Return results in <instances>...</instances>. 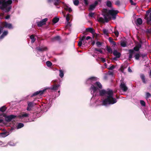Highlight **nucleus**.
Listing matches in <instances>:
<instances>
[{"instance_id":"nucleus-1","label":"nucleus","mask_w":151,"mask_h":151,"mask_svg":"<svg viewBox=\"0 0 151 151\" xmlns=\"http://www.w3.org/2000/svg\"><path fill=\"white\" fill-rule=\"evenodd\" d=\"M96 78L93 77L88 78L86 81V83L88 84H92L90 89L91 93L93 95L91 100H92L94 96L99 95L101 96H104L106 98L102 101V104L104 105L108 106L110 104H114L117 102L116 99L114 98L113 92L111 89H107L106 91L104 90H100L98 88L101 89L102 88V86L99 82L96 81Z\"/></svg>"},{"instance_id":"nucleus-2","label":"nucleus","mask_w":151,"mask_h":151,"mask_svg":"<svg viewBox=\"0 0 151 151\" xmlns=\"http://www.w3.org/2000/svg\"><path fill=\"white\" fill-rule=\"evenodd\" d=\"M104 12V13H103L104 18L101 17L99 18L98 20L99 22L104 23L105 22H108L109 20H115L116 19V15L119 12L117 10L107 9H105Z\"/></svg>"},{"instance_id":"nucleus-3","label":"nucleus","mask_w":151,"mask_h":151,"mask_svg":"<svg viewBox=\"0 0 151 151\" xmlns=\"http://www.w3.org/2000/svg\"><path fill=\"white\" fill-rule=\"evenodd\" d=\"M12 2V0H0V9L6 12H9L12 8L10 5Z\"/></svg>"},{"instance_id":"nucleus-4","label":"nucleus","mask_w":151,"mask_h":151,"mask_svg":"<svg viewBox=\"0 0 151 151\" xmlns=\"http://www.w3.org/2000/svg\"><path fill=\"white\" fill-rule=\"evenodd\" d=\"M151 11L148 10L146 13V14L145 17V18H146V20L148 24H151V12L150 13L149 16V17H147V16L149 14L150 12Z\"/></svg>"},{"instance_id":"nucleus-5","label":"nucleus","mask_w":151,"mask_h":151,"mask_svg":"<svg viewBox=\"0 0 151 151\" xmlns=\"http://www.w3.org/2000/svg\"><path fill=\"white\" fill-rule=\"evenodd\" d=\"M46 89L47 88H45L43 89V90L37 91V92H35L33 94L31 95V96L32 97L38 95H41L43 93L46 91Z\"/></svg>"},{"instance_id":"nucleus-6","label":"nucleus","mask_w":151,"mask_h":151,"mask_svg":"<svg viewBox=\"0 0 151 151\" xmlns=\"http://www.w3.org/2000/svg\"><path fill=\"white\" fill-rule=\"evenodd\" d=\"M48 19L46 18L43 19L41 21L37 22V24L38 27H41L43 25L45 24L46 22L47 21Z\"/></svg>"},{"instance_id":"nucleus-7","label":"nucleus","mask_w":151,"mask_h":151,"mask_svg":"<svg viewBox=\"0 0 151 151\" xmlns=\"http://www.w3.org/2000/svg\"><path fill=\"white\" fill-rule=\"evenodd\" d=\"M30 116V114L25 112H23L19 116V118L23 119L25 118L28 117Z\"/></svg>"},{"instance_id":"nucleus-8","label":"nucleus","mask_w":151,"mask_h":151,"mask_svg":"<svg viewBox=\"0 0 151 151\" xmlns=\"http://www.w3.org/2000/svg\"><path fill=\"white\" fill-rule=\"evenodd\" d=\"M120 87L124 92H126L128 89V88L126 86V84L124 82H122L121 83Z\"/></svg>"},{"instance_id":"nucleus-9","label":"nucleus","mask_w":151,"mask_h":151,"mask_svg":"<svg viewBox=\"0 0 151 151\" xmlns=\"http://www.w3.org/2000/svg\"><path fill=\"white\" fill-rule=\"evenodd\" d=\"M16 116L14 115H10L7 116H5V119L6 121L7 122H10L12 119L15 118L16 117Z\"/></svg>"},{"instance_id":"nucleus-10","label":"nucleus","mask_w":151,"mask_h":151,"mask_svg":"<svg viewBox=\"0 0 151 151\" xmlns=\"http://www.w3.org/2000/svg\"><path fill=\"white\" fill-rule=\"evenodd\" d=\"M28 106L27 110L28 111H30L32 110V107L34 105V103L33 102H28Z\"/></svg>"},{"instance_id":"nucleus-11","label":"nucleus","mask_w":151,"mask_h":151,"mask_svg":"<svg viewBox=\"0 0 151 151\" xmlns=\"http://www.w3.org/2000/svg\"><path fill=\"white\" fill-rule=\"evenodd\" d=\"M4 27L5 28H7L9 29H12L13 27L11 24L8 23L6 22H5L3 24Z\"/></svg>"},{"instance_id":"nucleus-12","label":"nucleus","mask_w":151,"mask_h":151,"mask_svg":"<svg viewBox=\"0 0 151 151\" xmlns=\"http://www.w3.org/2000/svg\"><path fill=\"white\" fill-rule=\"evenodd\" d=\"M36 49L38 51L43 52L44 51L46 50H47V48L46 47L42 46L41 47H37Z\"/></svg>"},{"instance_id":"nucleus-13","label":"nucleus","mask_w":151,"mask_h":151,"mask_svg":"<svg viewBox=\"0 0 151 151\" xmlns=\"http://www.w3.org/2000/svg\"><path fill=\"white\" fill-rule=\"evenodd\" d=\"M98 4V2L97 1H95L94 4H92L90 6L89 9L90 10H93Z\"/></svg>"},{"instance_id":"nucleus-14","label":"nucleus","mask_w":151,"mask_h":151,"mask_svg":"<svg viewBox=\"0 0 151 151\" xmlns=\"http://www.w3.org/2000/svg\"><path fill=\"white\" fill-rule=\"evenodd\" d=\"M86 31L87 32H89L92 33L93 35H94L95 33V30L93 28L91 27H88L86 29Z\"/></svg>"},{"instance_id":"nucleus-15","label":"nucleus","mask_w":151,"mask_h":151,"mask_svg":"<svg viewBox=\"0 0 151 151\" xmlns=\"http://www.w3.org/2000/svg\"><path fill=\"white\" fill-rule=\"evenodd\" d=\"M113 54L117 58H119L120 57V53L119 52H118L116 50H115L114 51Z\"/></svg>"},{"instance_id":"nucleus-16","label":"nucleus","mask_w":151,"mask_h":151,"mask_svg":"<svg viewBox=\"0 0 151 151\" xmlns=\"http://www.w3.org/2000/svg\"><path fill=\"white\" fill-rule=\"evenodd\" d=\"M129 58L131 59L132 58L133 54H135V52L133 50H129Z\"/></svg>"},{"instance_id":"nucleus-17","label":"nucleus","mask_w":151,"mask_h":151,"mask_svg":"<svg viewBox=\"0 0 151 151\" xmlns=\"http://www.w3.org/2000/svg\"><path fill=\"white\" fill-rule=\"evenodd\" d=\"M8 34L7 31H5L3 33L2 35L0 36V40L3 39L5 36H6Z\"/></svg>"},{"instance_id":"nucleus-18","label":"nucleus","mask_w":151,"mask_h":151,"mask_svg":"<svg viewBox=\"0 0 151 151\" xmlns=\"http://www.w3.org/2000/svg\"><path fill=\"white\" fill-rule=\"evenodd\" d=\"M142 23V20L140 18H138L137 19L136 24L137 25H140Z\"/></svg>"},{"instance_id":"nucleus-19","label":"nucleus","mask_w":151,"mask_h":151,"mask_svg":"<svg viewBox=\"0 0 151 151\" xmlns=\"http://www.w3.org/2000/svg\"><path fill=\"white\" fill-rule=\"evenodd\" d=\"M60 86V85H56L53 86L51 88V89L53 90H57L58 89V88Z\"/></svg>"},{"instance_id":"nucleus-20","label":"nucleus","mask_w":151,"mask_h":151,"mask_svg":"<svg viewBox=\"0 0 151 151\" xmlns=\"http://www.w3.org/2000/svg\"><path fill=\"white\" fill-rule=\"evenodd\" d=\"M64 9L65 10L68 11L69 12H70L72 11L71 8L67 5L65 6Z\"/></svg>"},{"instance_id":"nucleus-21","label":"nucleus","mask_w":151,"mask_h":151,"mask_svg":"<svg viewBox=\"0 0 151 151\" xmlns=\"http://www.w3.org/2000/svg\"><path fill=\"white\" fill-rule=\"evenodd\" d=\"M103 31L104 34L106 35V36L108 37V34L109 33L108 30L106 29H104L103 30Z\"/></svg>"},{"instance_id":"nucleus-22","label":"nucleus","mask_w":151,"mask_h":151,"mask_svg":"<svg viewBox=\"0 0 151 151\" xmlns=\"http://www.w3.org/2000/svg\"><path fill=\"white\" fill-rule=\"evenodd\" d=\"M120 44L121 46L122 47H125L126 46V42L125 41H121Z\"/></svg>"},{"instance_id":"nucleus-23","label":"nucleus","mask_w":151,"mask_h":151,"mask_svg":"<svg viewBox=\"0 0 151 151\" xmlns=\"http://www.w3.org/2000/svg\"><path fill=\"white\" fill-rule=\"evenodd\" d=\"M30 38L31 40V42L32 43H33L35 41V39L34 37V36L33 35H32L30 36Z\"/></svg>"},{"instance_id":"nucleus-24","label":"nucleus","mask_w":151,"mask_h":151,"mask_svg":"<svg viewBox=\"0 0 151 151\" xmlns=\"http://www.w3.org/2000/svg\"><path fill=\"white\" fill-rule=\"evenodd\" d=\"M64 76V72L63 71L60 70H59V76L61 78H62Z\"/></svg>"},{"instance_id":"nucleus-25","label":"nucleus","mask_w":151,"mask_h":151,"mask_svg":"<svg viewBox=\"0 0 151 151\" xmlns=\"http://www.w3.org/2000/svg\"><path fill=\"white\" fill-rule=\"evenodd\" d=\"M24 126V124L22 123L18 124L17 127V129H19L22 127Z\"/></svg>"},{"instance_id":"nucleus-26","label":"nucleus","mask_w":151,"mask_h":151,"mask_svg":"<svg viewBox=\"0 0 151 151\" xmlns=\"http://www.w3.org/2000/svg\"><path fill=\"white\" fill-rule=\"evenodd\" d=\"M60 40V37L59 36H57L54 37L52 39V41H54L56 40Z\"/></svg>"},{"instance_id":"nucleus-27","label":"nucleus","mask_w":151,"mask_h":151,"mask_svg":"<svg viewBox=\"0 0 151 151\" xmlns=\"http://www.w3.org/2000/svg\"><path fill=\"white\" fill-rule=\"evenodd\" d=\"M59 20L58 18L55 17L53 19L52 22L54 23L55 24Z\"/></svg>"},{"instance_id":"nucleus-28","label":"nucleus","mask_w":151,"mask_h":151,"mask_svg":"<svg viewBox=\"0 0 151 151\" xmlns=\"http://www.w3.org/2000/svg\"><path fill=\"white\" fill-rule=\"evenodd\" d=\"M6 109V108L5 106H3L0 108V111L3 112H4Z\"/></svg>"},{"instance_id":"nucleus-29","label":"nucleus","mask_w":151,"mask_h":151,"mask_svg":"<svg viewBox=\"0 0 151 151\" xmlns=\"http://www.w3.org/2000/svg\"><path fill=\"white\" fill-rule=\"evenodd\" d=\"M134 57L136 60H138L140 57V55L139 53H137L135 54Z\"/></svg>"},{"instance_id":"nucleus-30","label":"nucleus","mask_w":151,"mask_h":151,"mask_svg":"<svg viewBox=\"0 0 151 151\" xmlns=\"http://www.w3.org/2000/svg\"><path fill=\"white\" fill-rule=\"evenodd\" d=\"M145 96H146V99L147 100L149 98L151 97V94L148 92L146 93Z\"/></svg>"},{"instance_id":"nucleus-31","label":"nucleus","mask_w":151,"mask_h":151,"mask_svg":"<svg viewBox=\"0 0 151 151\" xmlns=\"http://www.w3.org/2000/svg\"><path fill=\"white\" fill-rule=\"evenodd\" d=\"M74 4L76 6H78L79 4L78 0H73Z\"/></svg>"},{"instance_id":"nucleus-32","label":"nucleus","mask_w":151,"mask_h":151,"mask_svg":"<svg viewBox=\"0 0 151 151\" xmlns=\"http://www.w3.org/2000/svg\"><path fill=\"white\" fill-rule=\"evenodd\" d=\"M140 77H141V78L142 79L143 82L144 83H145V76H144V75L143 74H141V75H140Z\"/></svg>"},{"instance_id":"nucleus-33","label":"nucleus","mask_w":151,"mask_h":151,"mask_svg":"<svg viewBox=\"0 0 151 151\" xmlns=\"http://www.w3.org/2000/svg\"><path fill=\"white\" fill-rule=\"evenodd\" d=\"M66 20L67 22H68L70 19V15L68 14L66 16Z\"/></svg>"},{"instance_id":"nucleus-34","label":"nucleus","mask_w":151,"mask_h":151,"mask_svg":"<svg viewBox=\"0 0 151 151\" xmlns=\"http://www.w3.org/2000/svg\"><path fill=\"white\" fill-rule=\"evenodd\" d=\"M46 63L48 67H50L52 65V63L50 61H47Z\"/></svg>"},{"instance_id":"nucleus-35","label":"nucleus","mask_w":151,"mask_h":151,"mask_svg":"<svg viewBox=\"0 0 151 151\" xmlns=\"http://www.w3.org/2000/svg\"><path fill=\"white\" fill-rule=\"evenodd\" d=\"M106 5L107 6L109 7H111V3L110 1H108L106 2Z\"/></svg>"},{"instance_id":"nucleus-36","label":"nucleus","mask_w":151,"mask_h":151,"mask_svg":"<svg viewBox=\"0 0 151 151\" xmlns=\"http://www.w3.org/2000/svg\"><path fill=\"white\" fill-rule=\"evenodd\" d=\"M141 104L143 106H145V102L143 100H141L140 101Z\"/></svg>"},{"instance_id":"nucleus-37","label":"nucleus","mask_w":151,"mask_h":151,"mask_svg":"<svg viewBox=\"0 0 151 151\" xmlns=\"http://www.w3.org/2000/svg\"><path fill=\"white\" fill-rule=\"evenodd\" d=\"M96 44L97 46L99 47H100L101 45V43L99 41L97 42H96Z\"/></svg>"},{"instance_id":"nucleus-38","label":"nucleus","mask_w":151,"mask_h":151,"mask_svg":"<svg viewBox=\"0 0 151 151\" xmlns=\"http://www.w3.org/2000/svg\"><path fill=\"white\" fill-rule=\"evenodd\" d=\"M9 145L10 146H14L15 145V144L12 142H9L6 145Z\"/></svg>"},{"instance_id":"nucleus-39","label":"nucleus","mask_w":151,"mask_h":151,"mask_svg":"<svg viewBox=\"0 0 151 151\" xmlns=\"http://www.w3.org/2000/svg\"><path fill=\"white\" fill-rule=\"evenodd\" d=\"M106 49L108 52H110V53L112 52V50L111 49V48H110V47H107V48Z\"/></svg>"},{"instance_id":"nucleus-40","label":"nucleus","mask_w":151,"mask_h":151,"mask_svg":"<svg viewBox=\"0 0 151 151\" xmlns=\"http://www.w3.org/2000/svg\"><path fill=\"white\" fill-rule=\"evenodd\" d=\"M55 1L54 4L55 5L58 4L60 1V0H55Z\"/></svg>"},{"instance_id":"nucleus-41","label":"nucleus","mask_w":151,"mask_h":151,"mask_svg":"<svg viewBox=\"0 0 151 151\" xmlns=\"http://www.w3.org/2000/svg\"><path fill=\"white\" fill-rule=\"evenodd\" d=\"M94 50L95 51L99 52L101 53H102V51L101 49H98L97 48H95Z\"/></svg>"},{"instance_id":"nucleus-42","label":"nucleus","mask_w":151,"mask_h":151,"mask_svg":"<svg viewBox=\"0 0 151 151\" xmlns=\"http://www.w3.org/2000/svg\"><path fill=\"white\" fill-rule=\"evenodd\" d=\"M94 14V13L90 12L89 14V16L90 17H93Z\"/></svg>"},{"instance_id":"nucleus-43","label":"nucleus","mask_w":151,"mask_h":151,"mask_svg":"<svg viewBox=\"0 0 151 151\" xmlns=\"http://www.w3.org/2000/svg\"><path fill=\"white\" fill-rule=\"evenodd\" d=\"M114 33L116 37H118V36L119 33L117 31H114Z\"/></svg>"},{"instance_id":"nucleus-44","label":"nucleus","mask_w":151,"mask_h":151,"mask_svg":"<svg viewBox=\"0 0 151 151\" xmlns=\"http://www.w3.org/2000/svg\"><path fill=\"white\" fill-rule=\"evenodd\" d=\"M130 2L132 5L135 6L136 5V3H134L132 0H129Z\"/></svg>"},{"instance_id":"nucleus-45","label":"nucleus","mask_w":151,"mask_h":151,"mask_svg":"<svg viewBox=\"0 0 151 151\" xmlns=\"http://www.w3.org/2000/svg\"><path fill=\"white\" fill-rule=\"evenodd\" d=\"M82 40H80V41H79L78 43V45L80 47L82 46Z\"/></svg>"},{"instance_id":"nucleus-46","label":"nucleus","mask_w":151,"mask_h":151,"mask_svg":"<svg viewBox=\"0 0 151 151\" xmlns=\"http://www.w3.org/2000/svg\"><path fill=\"white\" fill-rule=\"evenodd\" d=\"M114 68V65H112L109 68H108V69L110 70H112Z\"/></svg>"},{"instance_id":"nucleus-47","label":"nucleus","mask_w":151,"mask_h":151,"mask_svg":"<svg viewBox=\"0 0 151 151\" xmlns=\"http://www.w3.org/2000/svg\"><path fill=\"white\" fill-rule=\"evenodd\" d=\"M133 50H134L136 51H138L139 50V48L138 47H135L134 48Z\"/></svg>"},{"instance_id":"nucleus-48","label":"nucleus","mask_w":151,"mask_h":151,"mask_svg":"<svg viewBox=\"0 0 151 151\" xmlns=\"http://www.w3.org/2000/svg\"><path fill=\"white\" fill-rule=\"evenodd\" d=\"M67 22V24L66 26V27H70L71 26V24L70 23V22Z\"/></svg>"},{"instance_id":"nucleus-49","label":"nucleus","mask_w":151,"mask_h":151,"mask_svg":"<svg viewBox=\"0 0 151 151\" xmlns=\"http://www.w3.org/2000/svg\"><path fill=\"white\" fill-rule=\"evenodd\" d=\"M101 60L103 62H105L106 61L105 59L102 58H101Z\"/></svg>"},{"instance_id":"nucleus-50","label":"nucleus","mask_w":151,"mask_h":151,"mask_svg":"<svg viewBox=\"0 0 151 151\" xmlns=\"http://www.w3.org/2000/svg\"><path fill=\"white\" fill-rule=\"evenodd\" d=\"M115 4L116 5H120V1H116L115 3Z\"/></svg>"},{"instance_id":"nucleus-51","label":"nucleus","mask_w":151,"mask_h":151,"mask_svg":"<svg viewBox=\"0 0 151 151\" xmlns=\"http://www.w3.org/2000/svg\"><path fill=\"white\" fill-rule=\"evenodd\" d=\"M4 29V27H0V34L2 32Z\"/></svg>"},{"instance_id":"nucleus-52","label":"nucleus","mask_w":151,"mask_h":151,"mask_svg":"<svg viewBox=\"0 0 151 151\" xmlns=\"http://www.w3.org/2000/svg\"><path fill=\"white\" fill-rule=\"evenodd\" d=\"M84 2L86 5H87L88 4V2L87 0H84Z\"/></svg>"},{"instance_id":"nucleus-53","label":"nucleus","mask_w":151,"mask_h":151,"mask_svg":"<svg viewBox=\"0 0 151 151\" xmlns=\"http://www.w3.org/2000/svg\"><path fill=\"white\" fill-rule=\"evenodd\" d=\"M3 134L4 135L3 136V137H5L7 136L9 134L7 132L6 133H3Z\"/></svg>"},{"instance_id":"nucleus-54","label":"nucleus","mask_w":151,"mask_h":151,"mask_svg":"<svg viewBox=\"0 0 151 151\" xmlns=\"http://www.w3.org/2000/svg\"><path fill=\"white\" fill-rule=\"evenodd\" d=\"M85 39V36H83L82 37L81 40H82V41L83 42V41H84Z\"/></svg>"},{"instance_id":"nucleus-55","label":"nucleus","mask_w":151,"mask_h":151,"mask_svg":"<svg viewBox=\"0 0 151 151\" xmlns=\"http://www.w3.org/2000/svg\"><path fill=\"white\" fill-rule=\"evenodd\" d=\"M112 44H113L114 45H116V42L113 41V40H112V42H111Z\"/></svg>"},{"instance_id":"nucleus-56","label":"nucleus","mask_w":151,"mask_h":151,"mask_svg":"<svg viewBox=\"0 0 151 151\" xmlns=\"http://www.w3.org/2000/svg\"><path fill=\"white\" fill-rule=\"evenodd\" d=\"M10 17V15H7V16H6V17H5V19H9V18Z\"/></svg>"},{"instance_id":"nucleus-57","label":"nucleus","mask_w":151,"mask_h":151,"mask_svg":"<svg viewBox=\"0 0 151 151\" xmlns=\"http://www.w3.org/2000/svg\"><path fill=\"white\" fill-rule=\"evenodd\" d=\"M91 38V37L90 36H87L86 38V40H88L90 39Z\"/></svg>"},{"instance_id":"nucleus-58","label":"nucleus","mask_w":151,"mask_h":151,"mask_svg":"<svg viewBox=\"0 0 151 151\" xmlns=\"http://www.w3.org/2000/svg\"><path fill=\"white\" fill-rule=\"evenodd\" d=\"M108 73L109 75H113V72H109Z\"/></svg>"},{"instance_id":"nucleus-59","label":"nucleus","mask_w":151,"mask_h":151,"mask_svg":"<svg viewBox=\"0 0 151 151\" xmlns=\"http://www.w3.org/2000/svg\"><path fill=\"white\" fill-rule=\"evenodd\" d=\"M109 41L111 43L112 42V40H113L112 39L111 37L109 38Z\"/></svg>"},{"instance_id":"nucleus-60","label":"nucleus","mask_w":151,"mask_h":151,"mask_svg":"<svg viewBox=\"0 0 151 151\" xmlns=\"http://www.w3.org/2000/svg\"><path fill=\"white\" fill-rule=\"evenodd\" d=\"M128 71L129 72H132V70L130 68V67H129L128 68Z\"/></svg>"},{"instance_id":"nucleus-61","label":"nucleus","mask_w":151,"mask_h":151,"mask_svg":"<svg viewBox=\"0 0 151 151\" xmlns=\"http://www.w3.org/2000/svg\"><path fill=\"white\" fill-rule=\"evenodd\" d=\"M92 44L93 45L95 44V41H93L92 42Z\"/></svg>"},{"instance_id":"nucleus-62","label":"nucleus","mask_w":151,"mask_h":151,"mask_svg":"<svg viewBox=\"0 0 151 151\" xmlns=\"http://www.w3.org/2000/svg\"><path fill=\"white\" fill-rule=\"evenodd\" d=\"M3 121V120L2 119H0V123L2 122Z\"/></svg>"},{"instance_id":"nucleus-63","label":"nucleus","mask_w":151,"mask_h":151,"mask_svg":"<svg viewBox=\"0 0 151 151\" xmlns=\"http://www.w3.org/2000/svg\"><path fill=\"white\" fill-rule=\"evenodd\" d=\"M47 2L48 3H50L52 1V0H47Z\"/></svg>"},{"instance_id":"nucleus-64","label":"nucleus","mask_w":151,"mask_h":151,"mask_svg":"<svg viewBox=\"0 0 151 151\" xmlns=\"http://www.w3.org/2000/svg\"><path fill=\"white\" fill-rule=\"evenodd\" d=\"M3 142L1 141H0V145H2L3 144Z\"/></svg>"}]
</instances>
